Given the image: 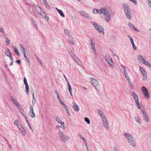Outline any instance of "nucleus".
Returning a JSON list of instances; mask_svg holds the SVG:
<instances>
[{
    "label": "nucleus",
    "mask_w": 151,
    "mask_h": 151,
    "mask_svg": "<svg viewBox=\"0 0 151 151\" xmlns=\"http://www.w3.org/2000/svg\"><path fill=\"white\" fill-rule=\"evenodd\" d=\"M122 6L127 18L128 20H131L132 18L129 6L126 3H123Z\"/></svg>",
    "instance_id": "f257e3e1"
},
{
    "label": "nucleus",
    "mask_w": 151,
    "mask_h": 151,
    "mask_svg": "<svg viewBox=\"0 0 151 151\" xmlns=\"http://www.w3.org/2000/svg\"><path fill=\"white\" fill-rule=\"evenodd\" d=\"M34 6L36 12L40 14L42 18L45 19L46 20H48L49 18L46 13L42 10L41 7L36 4H34Z\"/></svg>",
    "instance_id": "f03ea898"
},
{
    "label": "nucleus",
    "mask_w": 151,
    "mask_h": 151,
    "mask_svg": "<svg viewBox=\"0 0 151 151\" xmlns=\"http://www.w3.org/2000/svg\"><path fill=\"white\" fill-rule=\"evenodd\" d=\"M137 58L138 61L150 68H151V65L145 59V58L141 55H138L137 56Z\"/></svg>",
    "instance_id": "7ed1b4c3"
},
{
    "label": "nucleus",
    "mask_w": 151,
    "mask_h": 151,
    "mask_svg": "<svg viewBox=\"0 0 151 151\" xmlns=\"http://www.w3.org/2000/svg\"><path fill=\"white\" fill-rule=\"evenodd\" d=\"M90 81L92 85L95 87L96 90L99 91L101 89V86L98 81L93 78H90Z\"/></svg>",
    "instance_id": "20e7f679"
},
{
    "label": "nucleus",
    "mask_w": 151,
    "mask_h": 151,
    "mask_svg": "<svg viewBox=\"0 0 151 151\" xmlns=\"http://www.w3.org/2000/svg\"><path fill=\"white\" fill-rule=\"evenodd\" d=\"M59 136L61 141L63 142H65L70 139V137L64 134L61 130H59Z\"/></svg>",
    "instance_id": "39448f33"
},
{
    "label": "nucleus",
    "mask_w": 151,
    "mask_h": 151,
    "mask_svg": "<svg viewBox=\"0 0 151 151\" xmlns=\"http://www.w3.org/2000/svg\"><path fill=\"white\" fill-rule=\"evenodd\" d=\"M140 110L142 113L144 120L145 122L148 124L150 122V119L149 117L147 114L145 109L144 108H141Z\"/></svg>",
    "instance_id": "423d86ee"
},
{
    "label": "nucleus",
    "mask_w": 151,
    "mask_h": 151,
    "mask_svg": "<svg viewBox=\"0 0 151 151\" xmlns=\"http://www.w3.org/2000/svg\"><path fill=\"white\" fill-rule=\"evenodd\" d=\"M102 14H103L104 15V19L105 21L107 22H109L111 17V14L105 8Z\"/></svg>",
    "instance_id": "0eeeda50"
},
{
    "label": "nucleus",
    "mask_w": 151,
    "mask_h": 151,
    "mask_svg": "<svg viewBox=\"0 0 151 151\" xmlns=\"http://www.w3.org/2000/svg\"><path fill=\"white\" fill-rule=\"evenodd\" d=\"M92 24L96 30L99 33H102L104 34V28L97 23L93 22Z\"/></svg>",
    "instance_id": "6e6552de"
},
{
    "label": "nucleus",
    "mask_w": 151,
    "mask_h": 151,
    "mask_svg": "<svg viewBox=\"0 0 151 151\" xmlns=\"http://www.w3.org/2000/svg\"><path fill=\"white\" fill-rule=\"evenodd\" d=\"M105 60L106 62L112 68L114 67V64L113 62L110 55L108 54H106L105 57Z\"/></svg>",
    "instance_id": "1a4fd4ad"
},
{
    "label": "nucleus",
    "mask_w": 151,
    "mask_h": 151,
    "mask_svg": "<svg viewBox=\"0 0 151 151\" xmlns=\"http://www.w3.org/2000/svg\"><path fill=\"white\" fill-rule=\"evenodd\" d=\"M141 90L142 94L144 97L146 99H148L150 98V94L147 88L144 86H142Z\"/></svg>",
    "instance_id": "9d476101"
},
{
    "label": "nucleus",
    "mask_w": 151,
    "mask_h": 151,
    "mask_svg": "<svg viewBox=\"0 0 151 151\" xmlns=\"http://www.w3.org/2000/svg\"><path fill=\"white\" fill-rule=\"evenodd\" d=\"M132 96L135 101L137 108L139 109H140L141 108V106L138 101V98L137 96L134 92H132Z\"/></svg>",
    "instance_id": "9b49d317"
},
{
    "label": "nucleus",
    "mask_w": 151,
    "mask_h": 151,
    "mask_svg": "<svg viewBox=\"0 0 151 151\" xmlns=\"http://www.w3.org/2000/svg\"><path fill=\"white\" fill-rule=\"evenodd\" d=\"M102 122L104 128L107 131H109L110 130V127L109 122L106 118L102 120Z\"/></svg>",
    "instance_id": "f8f14e48"
},
{
    "label": "nucleus",
    "mask_w": 151,
    "mask_h": 151,
    "mask_svg": "<svg viewBox=\"0 0 151 151\" xmlns=\"http://www.w3.org/2000/svg\"><path fill=\"white\" fill-rule=\"evenodd\" d=\"M55 121L58 123L60 124V128L63 129H65L64 123L63 122H61L60 118L58 116H56L55 117Z\"/></svg>",
    "instance_id": "ddd939ff"
},
{
    "label": "nucleus",
    "mask_w": 151,
    "mask_h": 151,
    "mask_svg": "<svg viewBox=\"0 0 151 151\" xmlns=\"http://www.w3.org/2000/svg\"><path fill=\"white\" fill-rule=\"evenodd\" d=\"M139 69L143 76V80H145L147 78V75L145 70L143 67L141 66L139 67Z\"/></svg>",
    "instance_id": "4468645a"
},
{
    "label": "nucleus",
    "mask_w": 151,
    "mask_h": 151,
    "mask_svg": "<svg viewBox=\"0 0 151 151\" xmlns=\"http://www.w3.org/2000/svg\"><path fill=\"white\" fill-rule=\"evenodd\" d=\"M97 111L98 114L101 117V120L106 118L104 113L101 110L99 109H97Z\"/></svg>",
    "instance_id": "2eb2a0df"
},
{
    "label": "nucleus",
    "mask_w": 151,
    "mask_h": 151,
    "mask_svg": "<svg viewBox=\"0 0 151 151\" xmlns=\"http://www.w3.org/2000/svg\"><path fill=\"white\" fill-rule=\"evenodd\" d=\"M104 9L105 8H102L99 9H94L93 10L92 12L93 14H95L97 13H99V14H102Z\"/></svg>",
    "instance_id": "dca6fc26"
},
{
    "label": "nucleus",
    "mask_w": 151,
    "mask_h": 151,
    "mask_svg": "<svg viewBox=\"0 0 151 151\" xmlns=\"http://www.w3.org/2000/svg\"><path fill=\"white\" fill-rule=\"evenodd\" d=\"M10 97L14 104L17 108L21 106L19 104L18 101L13 96H10Z\"/></svg>",
    "instance_id": "f3484780"
},
{
    "label": "nucleus",
    "mask_w": 151,
    "mask_h": 151,
    "mask_svg": "<svg viewBox=\"0 0 151 151\" xmlns=\"http://www.w3.org/2000/svg\"><path fill=\"white\" fill-rule=\"evenodd\" d=\"M121 67L124 71V76L126 79H128L130 78L127 71L126 67L122 65H121Z\"/></svg>",
    "instance_id": "a211bd4d"
},
{
    "label": "nucleus",
    "mask_w": 151,
    "mask_h": 151,
    "mask_svg": "<svg viewBox=\"0 0 151 151\" xmlns=\"http://www.w3.org/2000/svg\"><path fill=\"white\" fill-rule=\"evenodd\" d=\"M124 136L128 142L133 138L131 134L129 133H124Z\"/></svg>",
    "instance_id": "6ab92c4d"
},
{
    "label": "nucleus",
    "mask_w": 151,
    "mask_h": 151,
    "mask_svg": "<svg viewBox=\"0 0 151 151\" xmlns=\"http://www.w3.org/2000/svg\"><path fill=\"white\" fill-rule=\"evenodd\" d=\"M128 25L129 27L132 30L138 32H139V31L131 23L129 22L128 23Z\"/></svg>",
    "instance_id": "aec40b11"
},
{
    "label": "nucleus",
    "mask_w": 151,
    "mask_h": 151,
    "mask_svg": "<svg viewBox=\"0 0 151 151\" xmlns=\"http://www.w3.org/2000/svg\"><path fill=\"white\" fill-rule=\"evenodd\" d=\"M55 9L57 11L58 13L61 17L63 18H64L65 15L62 10L58 8H56Z\"/></svg>",
    "instance_id": "412c9836"
},
{
    "label": "nucleus",
    "mask_w": 151,
    "mask_h": 151,
    "mask_svg": "<svg viewBox=\"0 0 151 151\" xmlns=\"http://www.w3.org/2000/svg\"><path fill=\"white\" fill-rule=\"evenodd\" d=\"M91 44L92 47V50L94 52V54L95 55H97V53L95 48V43L92 40H91Z\"/></svg>",
    "instance_id": "4be33fe9"
},
{
    "label": "nucleus",
    "mask_w": 151,
    "mask_h": 151,
    "mask_svg": "<svg viewBox=\"0 0 151 151\" xmlns=\"http://www.w3.org/2000/svg\"><path fill=\"white\" fill-rule=\"evenodd\" d=\"M128 142L133 147H136V143L134 138L130 140H129Z\"/></svg>",
    "instance_id": "5701e85b"
},
{
    "label": "nucleus",
    "mask_w": 151,
    "mask_h": 151,
    "mask_svg": "<svg viewBox=\"0 0 151 151\" xmlns=\"http://www.w3.org/2000/svg\"><path fill=\"white\" fill-rule=\"evenodd\" d=\"M18 129H19L21 133L23 136H25L26 135V132L24 129L22 125L21 126L19 127Z\"/></svg>",
    "instance_id": "b1692460"
},
{
    "label": "nucleus",
    "mask_w": 151,
    "mask_h": 151,
    "mask_svg": "<svg viewBox=\"0 0 151 151\" xmlns=\"http://www.w3.org/2000/svg\"><path fill=\"white\" fill-rule=\"evenodd\" d=\"M64 32L65 34L67 35L68 37H72L73 36L71 34V33L67 29H64Z\"/></svg>",
    "instance_id": "393cba45"
},
{
    "label": "nucleus",
    "mask_w": 151,
    "mask_h": 151,
    "mask_svg": "<svg viewBox=\"0 0 151 151\" xmlns=\"http://www.w3.org/2000/svg\"><path fill=\"white\" fill-rule=\"evenodd\" d=\"M73 108L74 110L76 111H78L80 109L78 106L75 102L73 103Z\"/></svg>",
    "instance_id": "a878e982"
},
{
    "label": "nucleus",
    "mask_w": 151,
    "mask_h": 151,
    "mask_svg": "<svg viewBox=\"0 0 151 151\" xmlns=\"http://www.w3.org/2000/svg\"><path fill=\"white\" fill-rule=\"evenodd\" d=\"M5 54L8 57H10V56H12L11 53L8 48H6L5 50Z\"/></svg>",
    "instance_id": "bb28decb"
},
{
    "label": "nucleus",
    "mask_w": 151,
    "mask_h": 151,
    "mask_svg": "<svg viewBox=\"0 0 151 151\" xmlns=\"http://www.w3.org/2000/svg\"><path fill=\"white\" fill-rule=\"evenodd\" d=\"M42 2L45 6L48 9H50V6L47 0H43Z\"/></svg>",
    "instance_id": "cd10ccee"
},
{
    "label": "nucleus",
    "mask_w": 151,
    "mask_h": 151,
    "mask_svg": "<svg viewBox=\"0 0 151 151\" xmlns=\"http://www.w3.org/2000/svg\"><path fill=\"white\" fill-rule=\"evenodd\" d=\"M29 115L31 118H34L36 116V115L34 113V111H29L28 112Z\"/></svg>",
    "instance_id": "c85d7f7f"
},
{
    "label": "nucleus",
    "mask_w": 151,
    "mask_h": 151,
    "mask_svg": "<svg viewBox=\"0 0 151 151\" xmlns=\"http://www.w3.org/2000/svg\"><path fill=\"white\" fill-rule=\"evenodd\" d=\"M134 119L136 122L139 124H141V121L139 116H135Z\"/></svg>",
    "instance_id": "c756f323"
},
{
    "label": "nucleus",
    "mask_w": 151,
    "mask_h": 151,
    "mask_svg": "<svg viewBox=\"0 0 151 151\" xmlns=\"http://www.w3.org/2000/svg\"><path fill=\"white\" fill-rule=\"evenodd\" d=\"M19 109V111H20V113L25 118H26V116L24 115L23 113V109L21 106L18 108Z\"/></svg>",
    "instance_id": "7c9ffc66"
},
{
    "label": "nucleus",
    "mask_w": 151,
    "mask_h": 151,
    "mask_svg": "<svg viewBox=\"0 0 151 151\" xmlns=\"http://www.w3.org/2000/svg\"><path fill=\"white\" fill-rule=\"evenodd\" d=\"M129 39H130V42H131V44L132 45L133 48V49L135 50H137V49H136V47H135V46L134 45V41H133V38H129Z\"/></svg>",
    "instance_id": "2f4dec72"
},
{
    "label": "nucleus",
    "mask_w": 151,
    "mask_h": 151,
    "mask_svg": "<svg viewBox=\"0 0 151 151\" xmlns=\"http://www.w3.org/2000/svg\"><path fill=\"white\" fill-rule=\"evenodd\" d=\"M68 90H69V92L70 93V94L71 95V96H73L72 93V89L71 87V86L70 85L69 82L68 83Z\"/></svg>",
    "instance_id": "473e14b6"
},
{
    "label": "nucleus",
    "mask_w": 151,
    "mask_h": 151,
    "mask_svg": "<svg viewBox=\"0 0 151 151\" xmlns=\"http://www.w3.org/2000/svg\"><path fill=\"white\" fill-rule=\"evenodd\" d=\"M14 124L15 125L17 126L18 128L22 126V125L19 123V121L17 119H16L15 120L14 122Z\"/></svg>",
    "instance_id": "72a5a7b5"
},
{
    "label": "nucleus",
    "mask_w": 151,
    "mask_h": 151,
    "mask_svg": "<svg viewBox=\"0 0 151 151\" xmlns=\"http://www.w3.org/2000/svg\"><path fill=\"white\" fill-rule=\"evenodd\" d=\"M83 17L88 19H91V17L90 15L86 12L84 14Z\"/></svg>",
    "instance_id": "f704fd0d"
},
{
    "label": "nucleus",
    "mask_w": 151,
    "mask_h": 151,
    "mask_svg": "<svg viewBox=\"0 0 151 151\" xmlns=\"http://www.w3.org/2000/svg\"><path fill=\"white\" fill-rule=\"evenodd\" d=\"M70 54L71 56L74 59V60L76 59L78 60V57L75 54H71V53Z\"/></svg>",
    "instance_id": "c9c22d12"
},
{
    "label": "nucleus",
    "mask_w": 151,
    "mask_h": 151,
    "mask_svg": "<svg viewBox=\"0 0 151 151\" xmlns=\"http://www.w3.org/2000/svg\"><path fill=\"white\" fill-rule=\"evenodd\" d=\"M13 48L15 53L17 54L18 55V56H19V52L17 50V48L16 47L14 46L13 47Z\"/></svg>",
    "instance_id": "e433bc0d"
},
{
    "label": "nucleus",
    "mask_w": 151,
    "mask_h": 151,
    "mask_svg": "<svg viewBox=\"0 0 151 151\" xmlns=\"http://www.w3.org/2000/svg\"><path fill=\"white\" fill-rule=\"evenodd\" d=\"M127 80L128 82L129 83V84L131 87L132 88H133V85L131 81L130 78H129L128 79H127Z\"/></svg>",
    "instance_id": "4c0bfd02"
},
{
    "label": "nucleus",
    "mask_w": 151,
    "mask_h": 151,
    "mask_svg": "<svg viewBox=\"0 0 151 151\" xmlns=\"http://www.w3.org/2000/svg\"><path fill=\"white\" fill-rule=\"evenodd\" d=\"M25 88H26V93L27 94H28L29 93V86L28 84H25Z\"/></svg>",
    "instance_id": "58836bf2"
},
{
    "label": "nucleus",
    "mask_w": 151,
    "mask_h": 151,
    "mask_svg": "<svg viewBox=\"0 0 151 151\" xmlns=\"http://www.w3.org/2000/svg\"><path fill=\"white\" fill-rule=\"evenodd\" d=\"M129 1L132 3L134 5H137V2L136 0H128Z\"/></svg>",
    "instance_id": "ea45409f"
},
{
    "label": "nucleus",
    "mask_w": 151,
    "mask_h": 151,
    "mask_svg": "<svg viewBox=\"0 0 151 151\" xmlns=\"http://www.w3.org/2000/svg\"><path fill=\"white\" fill-rule=\"evenodd\" d=\"M68 41L69 42L72 44H75V41L73 38H69Z\"/></svg>",
    "instance_id": "a19ab883"
},
{
    "label": "nucleus",
    "mask_w": 151,
    "mask_h": 151,
    "mask_svg": "<svg viewBox=\"0 0 151 151\" xmlns=\"http://www.w3.org/2000/svg\"><path fill=\"white\" fill-rule=\"evenodd\" d=\"M146 1L148 6L151 9V1L150 0H146Z\"/></svg>",
    "instance_id": "79ce46f5"
},
{
    "label": "nucleus",
    "mask_w": 151,
    "mask_h": 151,
    "mask_svg": "<svg viewBox=\"0 0 151 151\" xmlns=\"http://www.w3.org/2000/svg\"><path fill=\"white\" fill-rule=\"evenodd\" d=\"M32 97H33V99H32V104L34 106L36 103L35 99V96Z\"/></svg>",
    "instance_id": "37998d69"
},
{
    "label": "nucleus",
    "mask_w": 151,
    "mask_h": 151,
    "mask_svg": "<svg viewBox=\"0 0 151 151\" xmlns=\"http://www.w3.org/2000/svg\"><path fill=\"white\" fill-rule=\"evenodd\" d=\"M84 120L85 122H87L88 124L90 123V121L89 119L87 117H85L84 118Z\"/></svg>",
    "instance_id": "c03bdc74"
},
{
    "label": "nucleus",
    "mask_w": 151,
    "mask_h": 151,
    "mask_svg": "<svg viewBox=\"0 0 151 151\" xmlns=\"http://www.w3.org/2000/svg\"><path fill=\"white\" fill-rule=\"evenodd\" d=\"M0 32L2 33L3 34H5V33L4 30L1 27H0Z\"/></svg>",
    "instance_id": "a18cd8bd"
},
{
    "label": "nucleus",
    "mask_w": 151,
    "mask_h": 151,
    "mask_svg": "<svg viewBox=\"0 0 151 151\" xmlns=\"http://www.w3.org/2000/svg\"><path fill=\"white\" fill-rule=\"evenodd\" d=\"M85 147L86 149V151H89V149H88V147L87 143L85 144Z\"/></svg>",
    "instance_id": "49530a36"
},
{
    "label": "nucleus",
    "mask_w": 151,
    "mask_h": 151,
    "mask_svg": "<svg viewBox=\"0 0 151 151\" xmlns=\"http://www.w3.org/2000/svg\"><path fill=\"white\" fill-rule=\"evenodd\" d=\"M33 105H30V106L29 111H33Z\"/></svg>",
    "instance_id": "de8ad7c7"
},
{
    "label": "nucleus",
    "mask_w": 151,
    "mask_h": 151,
    "mask_svg": "<svg viewBox=\"0 0 151 151\" xmlns=\"http://www.w3.org/2000/svg\"><path fill=\"white\" fill-rule=\"evenodd\" d=\"M6 44L8 45L10 43V41L8 38H7L6 39Z\"/></svg>",
    "instance_id": "09e8293b"
},
{
    "label": "nucleus",
    "mask_w": 151,
    "mask_h": 151,
    "mask_svg": "<svg viewBox=\"0 0 151 151\" xmlns=\"http://www.w3.org/2000/svg\"><path fill=\"white\" fill-rule=\"evenodd\" d=\"M21 50L22 51V52L23 54H26V51L25 50V49L24 48L21 49Z\"/></svg>",
    "instance_id": "8fccbe9b"
},
{
    "label": "nucleus",
    "mask_w": 151,
    "mask_h": 151,
    "mask_svg": "<svg viewBox=\"0 0 151 151\" xmlns=\"http://www.w3.org/2000/svg\"><path fill=\"white\" fill-rule=\"evenodd\" d=\"M24 57L27 60V62L29 63V60L27 58V57H26V54H24Z\"/></svg>",
    "instance_id": "3c124183"
},
{
    "label": "nucleus",
    "mask_w": 151,
    "mask_h": 151,
    "mask_svg": "<svg viewBox=\"0 0 151 151\" xmlns=\"http://www.w3.org/2000/svg\"><path fill=\"white\" fill-rule=\"evenodd\" d=\"M85 13V12L83 11H81L80 12V14L83 16H84Z\"/></svg>",
    "instance_id": "603ef678"
},
{
    "label": "nucleus",
    "mask_w": 151,
    "mask_h": 151,
    "mask_svg": "<svg viewBox=\"0 0 151 151\" xmlns=\"http://www.w3.org/2000/svg\"><path fill=\"white\" fill-rule=\"evenodd\" d=\"M65 110L66 111L68 116H70V112H69V111H68V109L67 108L66 109H65Z\"/></svg>",
    "instance_id": "864d4df0"
},
{
    "label": "nucleus",
    "mask_w": 151,
    "mask_h": 151,
    "mask_svg": "<svg viewBox=\"0 0 151 151\" xmlns=\"http://www.w3.org/2000/svg\"><path fill=\"white\" fill-rule=\"evenodd\" d=\"M76 62L77 64L78 65H80V63L78 62L79 61L80 62V60L79 59H78V60L77 59H76V60H74Z\"/></svg>",
    "instance_id": "5fc2aeb1"
},
{
    "label": "nucleus",
    "mask_w": 151,
    "mask_h": 151,
    "mask_svg": "<svg viewBox=\"0 0 151 151\" xmlns=\"http://www.w3.org/2000/svg\"><path fill=\"white\" fill-rule=\"evenodd\" d=\"M24 81L25 84H27V80L25 77L24 78Z\"/></svg>",
    "instance_id": "6e6d98bb"
},
{
    "label": "nucleus",
    "mask_w": 151,
    "mask_h": 151,
    "mask_svg": "<svg viewBox=\"0 0 151 151\" xmlns=\"http://www.w3.org/2000/svg\"><path fill=\"white\" fill-rule=\"evenodd\" d=\"M34 26L35 28L36 29H38V26L37 24L36 23H33Z\"/></svg>",
    "instance_id": "4d7b16f0"
},
{
    "label": "nucleus",
    "mask_w": 151,
    "mask_h": 151,
    "mask_svg": "<svg viewBox=\"0 0 151 151\" xmlns=\"http://www.w3.org/2000/svg\"><path fill=\"white\" fill-rule=\"evenodd\" d=\"M31 93L32 95V97H34L35 95L34 91L33 90H31Z\"/></svg>",
    "instance_id": "13d9d810"
},
{
    "label": "nucleus",
    "mask_w": 151,
    "mask_h": 151,
    "mask_svg": "<svg viewBox=\"0 0 151 151\" xmlns=\"http://www.w3.org/2000/svg\"><path fill=\"white\" fill-rule=\"evenodd\" d=\"M29 127V128H30V129L32 131V132H33V128H32V127L31 126L30 124H29V125H28Z\"/></svg>",
    "instance_id": "bf43d9fd"
},
{
    "label": "nucleus",
    "mask_w": 151,
    "mask_h": 151,
    "mask_svg": "<svg viewBox=\"0 0 151 151\" xmlns=\"http://www.w3.org/2000/svg\"><path fill=\"white\" fill-rule=\"evenodd\" d=\"M16 62L19 64H20L21 62V60H17Z\"/></svg>",
    "instance_id": "052dcab7"
},
{
    "label": "nucleus",
    "mask_w": 151,
    "mask_h": 151,
    "mask_svg": "<svg viewBox=\"0 0 151 151\" xmlns=\"http://www.w3.org/2000/svg\"><path fill=\"white\" fill-rule=\"evenodd\" d=\"M10 59L11 60V62H13V57L12 56H10V57H9Z\"/></svg>",
    "instance_id": "680f3d73"
},
{
    "label": "nucleus",
    "mask_w": 151,
    "mask_h": 151,
    "mask_svg": "<svg viewBox=\"0 0 151 151\" xmlns=\"http://www.w3.org/2000/svg\"><path fill=\"white\" fill-rule=\"evenodd\" d=\"M82 139L83 141V142L85 144L87 143L86 142V139L84 138V137L83 138V139Z\"/></svg>",
    "instance_id": "e2e57ef3"
},
{
    "label": "nucleus",
    "mask_w": 151,
    "mask_h": 151,
    "mask_svg": "<svg viewBox=\"0 0 151 151\" xmlns=\"http://www.w3.org/2000/svg\"><path fill=\"white\" fill-rule=\"evenodd\" d=\"M68 52H69V54L70 55V53H71V54H74V53L72 52V51L70 50H68Z\"/></svg>",
    "instance_id": "0e129e2a"
},
{
    "label": "nucleus",
    "mask_w": 151,
    "mask_h": 151,
    "mask_svg": "<svg viewBox=\"0 0 151 151\" xmlns=\"http://www.w3.org/2000/svg\"><path fill=\"white\" fill-rule=\"evenodd\" d=\"M37 59L38 60L40 63L42 65V62L41 61V60H40V59H38L37 58Z\"/></svg>",
    "instance_id": "69168bd1"
},
{
    "label": "nucleus",
    "mask_w": 151,
    "mask_h": 151,
    "mask_svg": "<svg viewBox=\"0 0 151 151\" xmlns=\"http://www.w3.org/2000/svg\"><path fill=\"white\" fill-rule=\"evenodd\" d=\"M19 46H20L21 49L24 48L23 45H22V44H19Z\"/></svg>",
    "instance_id": "338daca9"
},
{
    "label": "nucleus",
    "mask_w": 151,
    "mask_h": 151,
    "mask_svg": "<svg viewBox=\"0 0 151 151\" xmlns=\"http://www.w3.org/2000/svg\"><path fill=\"white\" fill-rule=\"evenodd\" d=\"M79 136L81 139H83L84 137H83L81 135H79Z\"/></svg>",
    "instance_id": "774afa93"
}]
</instances>
